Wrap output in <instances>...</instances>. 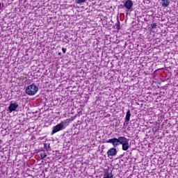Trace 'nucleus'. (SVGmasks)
<instances>
[{
    "label": "nucleus",
    "mask_w": 178,
    "mask_h": 178,
    "mask_svg": "<svg viewBox=\"0 0 178 178\" xmlns=\"http://www.w3.org/2000/svg\"><path fill=\"white\" fill-rule=\"evenodd\" d=\"M103 178H113V174H112V171L109 172V170H106L104 172Z\"/></svg>",
    "instance_id": "nucleus-8"
},
{
    "label": "nucleus",
    "mask_w": 178,
    "mask_h": 178,
    "mask_svg": "<svg viewBox=\"0 0 178 178\" xmlns=\"http://www.w3.org/2000/svg\"><path fill=\"white\" fill-rule=\"evenodd\" d=\"M156 23L151 24L152 30H154V29H156Z\"/></svg>",
    "instance_id": "nucleus-16"
},
{
    "label": "nucleus",
    "mask_w": 178,
    "mask_h": 178,
    "mask_svg": "<svg viewBox=\"0 0 178 178\" xmlns=\"http://www.w3.org/2000/svg\"><path fill=\"white\" fill-rule=\"evenodd\" d=\"M115 27L117 30H120V21H117V23L115 24Z\"/></svg>",
    "instance_id": "nucleus-14"
},
{
    "label": "nucleus",
    "mask_w": 178,
    "mask_h": 178,
    "mask_svg": "<svg viewBox=\"0 0 178 178\" xmlns=\"http://www.w3.org/2000/svg\"><path fill=\"white\" fill-rule=\"evenodd\" d=\"M73 119L71 118H67L63 121H61L60 122V124L63 125V127H65V129H66V127H67V126H69V124H70V122H72Z\"/></svg>",
    "instance_id": "nucleus-6"
},
{
    "label": "nucleus",
    "mask_w": 178,
    "mask_h": 178,
    "mask_svg": "<svg viewBox=\"0 0 178 178\" xmlns=\"http://www.w3.org/2000/svg\"><path fill=\"white\" fill-rule=\"evenodd\" d=\"M124 6L126 8V9H128V10H130V9L133 8V1L127 0L124 3Z\"/></svg>",
    "instance_id": "nucleus-7"
},
{
    "label": "nucleus",
    "mask_w": 178,
    "mask_h": 178,
    "mask_svg": "<svg viewBox=\"0 0 178 178\" xmlns=\"http://www.w3.org/2000/svg\"><path fill=\"white\" fill-rule=\"evenodd\" d=\"M18 108H19V104L17 103H11L8 106V110L10 113H12V112H14Z\"/></svg>",
    "instance_id": "nucleus-5"
},
{
    "label": "nucleus",
    "mask_w": 178,
    "mask_h": 178,
    "mask_svg": "<svg viewBox=\"0 0 178 178\" xmlns=\"http://www.w3.org/2000/svg\"><path fill=\"white\" fill-rule=\"evenodd\" d=\"M127 141H129V139L124 136H120L118 137V138H113L111 139H109L106 141V143L112 144V145L116 148V147H118V145H121L127 143Z\"/></svg>",
    "instance_id": "nucleus-1"
},
{
    "label": "nucleus",
    "mask_w": 178,
    "mask_h": 178,
    "mask_svg": "<svg viewBox=\"0 0 178 178\" xmlns=\"http://www.w3.org/2000/svg\"><path fill=\"white\" fill-rule=\"evenodd\" d=\"M122 145V151H127V149L130 148V145H129V141H127L125 143H123Z\"/></svg>",
    "instance_id": "nucleus-11"
},
{
    "label": "nucleus",
    "mask_w": 178,
    "mask_h": 178,
    "mask_svg": "<svg viewBox=\"0 0 178 178\" xmlns=\"http://www.w3.org/2000/svg\"><path fill=\"white\" fill-rule=\"evenodd\" d=\"M47 158V153H40V159H45Z\"/></svg>",
    "instance_id": "nucleus-15"
},
{
    "label": "nucleus",
    "mask_w": 178,
    "mask_h": 178,
    "mask_svg": "<svg viewBox=\"0 0 178 178\" xmlns=\"http://www.w3.org/2000/svg\"><path fill=\"white\" fill-rule=\"evenodd\" d=\"M62 51H63V54H66V48L63 47Z\"/></svg>",
    "instance_id": "nucleus-17"
},
{
    "label": "nucleus",
    "mask_w": 178,
    "mask_h": 178,
    "mask_svg": "<svg viewBox=\"0 0 178 178\" xmlns=\"http://www.w3.org/2000/svg\"><path fill=\"white\" fill-rule=\"evenodd\" d=\"M87 0H75V3L78 5H81V3H84Z\"/></svg>",
    "instance_id": "nucleus-13"
},
{
    "label": "nucleus",
    "mask_w": 178,
    "mask_h": 178,
    "mask_svg": "<svg viewBox=\"0 0 178 178\" xmlns=\"http://www.w3.org/2000/svg\"><path fill=\"white\" fill-rule=\"evenodd\" d=\"M63 129H65V127H63V125L62 124L59 123L53 127L51 135H54L55 134V133H58V131H60V130Z\"/></svg>",
    "instance_id": "nucleus-4"
},
{
    "label": "nucleus",
    "mask_w": 178,
    "mask_h": 178,
    "mask_svg": "<svg viewBox=\"0 0 178 178\" xmlns=\"http://www.w3.org/2000/svg\"><path fill=\"white\" fill-rule=\"evenodd\" d=\"M117 154H118V150L116 149V148H115V147L110 148L107 151V155L108 158L116 156Z\"/></svg>",
    "instance_id": "nucleus-3"
},
{
    "label": "nucleus",
    "mask_w": 178,
    "mask_h": 178,
    "mask_svg": "<svg viewBox=\"0 0 178 178\" xmlns=\"http://www.w3.org/2000/svg\"><path fill=\"white\" fill-rule=\"evenodd\" d=\"M131 116V113H130V110H128L125 117V123H127V122H130Z\"/></svg>",
    "instance_id": "nucleus-10"
},
{
    "label": "nucleus",
    "mask_w": 178,
    "mask_h": 178,
    "mask_svg": "<svg viewBox=\"0 0 178 178\" xmlns=\"http://www.w3.org/2000/svg\"><path fill=\"white\" fill-rule=\"evenodd\" d=\"M161 6L163 8H168L170 5V0H161Z\"/></svg>",
    "instance_id": "nucleus-9"
},
{
    "label": "nucleus",
    "mask_w": 178,
    "mask_h": 178,
    "mask_svg": "<svg viewBox=\"0 0 178 178\" xmlns=\"http://www.w3.org/2000/svg\"><path fill=\"white\" fill-rule=\"evenodd\" d=\"M36 92H38V86L34 83L29 86L26 89V94L27 95H35Z\"/></svg>",
    "instance_id": "nucleus-2"
},
{
    "label": "nucleus",
    "mask_w": 178,
    "mask_h": 178,
    "mask_svg": "<svg viewBox=\"0 0 178 178\" xmlns=\"http://www.w3.org/2000/svg\"><path fill=\"white\" fill-rule=\"evenodd\" d=\"M43 148L48 152L51 149V143H44Z\"/></svg>",
    "instance_id": "nucleus-12"
}]
</instances>
